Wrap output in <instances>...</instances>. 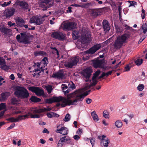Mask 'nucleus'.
<instances>
[{"mask_svg": "<svg viewBox=\"0 0 147 147\" xmlns=\"http://www.w3.org/2000/svg\"><path fill=\"white\" fill-rule=\"evenodd\" d=\"M92 90H94L95 89L92 88L86 92V93H82V90L80 89L74 92L67 95L66 98L65 97L59 96L53 97L54 102H59L60 101L61 107H64L67 105H77L79 101H82L85 96L87 95Z\"/></svg>", "mask_w": 147, "mask_h": 147, "instance_id": "obj_1", "label": "nucleus"}, {"mask_svg": "<svg viewBox=\"0 0 147 147\" xmlns=\"http://www.w3.org/2000/svg\"><path fill=\"white\" fill-rule=\"evenodd\" d=\"M129 37V35L127 34L118 36L116 38L113 45L114 48L115 49L120 48L123 44L126 42L127 39Z\"/></svg>", "mask_w": 147, "mask_h": 147, "instance_id": "obj_2", "label": "nucleus"}, {"mask_svg": "<svg viewBox=\"0 0 147 147\" xmlns=\"http://www.w3.org/2000/svg\"><path fill=\"white\" fill-rule=\"evenodd\" d=\"M51 109H52L51 108L49 107L39 109L33 108L31 109V112L28 113V114L30 116L31 118H39L41 116L39 114L46 111H50Z\"/></svg>", "mask_w": 147, "mask_h": 147, "instance_id": "obj_3", "label": "nucleus"}, {"mask_svg": "<svg viewBox=\"0 0 147 147\" xmlns=\"http://www.w3.org/2000/svg\"><path fill=\"white\" fill-rule=\"evenodd\" d=\"M15 94L18 97L25 98L28 97L29 93L28 90L24 88L18 87L14 92Z\"/></svg>", "mask_w": 147, "mask_h": 147, "instance_id": "obj_4", "label": "nucleus"}, {"mask_svg": "<svg viewBox=\"0 0 147 147\" xmlns=\"http://www.w3.org/2000/svg\"><path fill=\"white\" fill-rule=\"evenodd\" d=\"M48 62V61L47 57H45L42 59L40 63H37L36 66L38 67V68L34 70L35 73L33 74V76H35L37 75H39V73L41 71H43L44 70V68L45 67V65H46Z\"/></svg>", "mask_w": 147, "mask_h": 147, "instance_id": "obj_5", "label": "nucleus"}, {"mask_svg": "<svg viewBox=\"0 0 147 147\" xmlns=\"http://www.w3.org/2000/svg\"><path fill=\"white\" fill-rule=\"evenodd\" d=\"M100 72V71L99 70H97L95 72L92 80L90 82V84L87 83L85 84L84 89V90H87L96 84L97 82L96 80V78L99 75Z\"/></svg>", "mask_w": 147, "mask_h": 147, "instance_id": "obj_6", "label": "nucleus"}, {"mask_svg": "<svg viewBox=\"0 0 147 147\" xmlns=\"http://www.w3.org/2000/svg\"><path fill=\"white\" fill-rule=\"evenodd\" d=\"M53 1V0H40L39 1V5L42 10H46L52 6Z\"/></svg>", "mask_w": 147, "mask_h": 147, "instance_id": "obj_7", "label": "nucleus"}, {"mask_svg": "<svg viewBox=\"0 0 147 147\" xmlns=\"http://www.w3.org/2000/svg\"><path fill=\"white\" fill-rule=\"evenodd\" d=\"M79 61L78 57L71 58L68 61L65 62V66L68 68H71L73 66L76 65Z\"/></svg>", "mask_w": 147, "mask_h": 147, "instance_id": "obj_8", "label": "nucleus"}, {"mask_svg": "<svg viewBox=\"0 0 147 147\" xmlns=\"http://www.w3.org/2000/svg\"><path fill=\"white\" fill-rule=\"evenodd\" d=\"M76 24L74 22H68L63 24V29L65 31H69L75 29L76 27Z\"/></svg>", "mask_w": 147, "mask_h": 147, "instance_id": "obj_9", "label": "nucleus"}, {"mask_svg": "<svg viewBox=\"0 0 147 147\" xmlns=\"http://www.w3.org/2000/svg\"><path fill=\"white\" fill-rule=\"evenodd\" d=\"M101 47V44H97L94 45L90 49L88 50L85 52L81 53V54L82 55H85L88 54H93L97 51L100 49Z\"/></svg>", "mask_w": 147, "mask_h": 147, "instance_id": "obj_10", "label": "nucleus"}, {"mask_svg": "<svg viewBox=\"0 0 147 147\" xmlns=\"http://www.w3.org/2000/svg\"><path fill=\"white\" fill-rule=\"evenodd\" d=\"M28 89L32 92L35 93L38 96H42L44 94V92L42 88L39 87L31 86L28 87Z\"/></svg>", "mask_w": 147, "mask_h": 147, "instance_id": "obj_11", "label": "nucleus"}, {"mask_svg": "<svg viewBox=\"0 0 147 147\" xmlns=\"http://www.w3.org/2000/svg\"><path fill=\"white\" fill-rule=\"evenodd\" d=\"M51 36L53 38L61 41H63L66 39V35L60 32H55L53 33Z\"/></svg>", "mask_w": 147, "mask_h": 147, "instance_id": "obj_12", "label": "nucleus"}, {"mask_svg": "<svg viewBox=\"0 0 147 147\" xmlns=\"http://www.w3.org/2000/svg\"><path fill=\"white\" fill-rule=\"evenodd\" d=\"M89 38L85 36H82L80 41L81 46H78V48L83 50L86 47V45L88 44Z\"/></svg>", "mask_w": 147, "mask_h": 147, "instance_id": "obj_13", "label": "nucleus"}, {"mask_svg": "<svg viewBox=\"0 0 147 147\" xmlns=\"http://www.w3.org/2000/svg\"><path fill=\"white\" fill-rule=\"evenodd\" d=\"M28 116L29 115L28 114L20 115L16 118L13 117H10L8 118L7 120L11 122H17L21 120H25L26 118H28Z\"/></svg>", "mask_w": 147, "mask_h": 147, "instance_id": "obj_14", "label": "nucleus"}, {"mask_svg": "<svg viewBox=\"0 0 147 147\" xmlns=\"http://www.w3.org/2000/svg\"><path fill=\"white\" fill-rule=\"evenodd\" d=\"M43 21L41 16H35L30 19V23H35L37 25H40L42 24Z\"/></svg>", "mask_w": 147, "mask_h": 147, "instance_id": "obj_15", "label": "nucleus"}, {"mask_svg": "<svg viewBox=\"0 0 147 147\" xmlns=\"http://www.w3.org/2000/svg\"><path fill=\"white\" fill-rule=\"evenodd\" d=\"M98 138L101 141V144L104 147H107L108 146L110 141L108 138H106V136L104 135L102 136H99Z\"/></svg>", "mask_w": 147, "mask_h": 147, "instance_id": "obj_16", "label": "nucleus"}, {"mask_svg": "<svg viewBox=\"0 0 147 147\" xmlns=\"http://www.w3.org/2000/svg\"><path fill=\"white\" fill-rule=\"evenodd\" d=\"M60 126L59 125L57 126V129L55 130V131L57 133H60L63 135H67L69 132V130L68 129L65 127H61L60 128H59Z\"/></svg>", "mask_w": 147, "mask_h": 147, "instance_id": "obj_17", "label": "nucleus"}, {"mask_svg": "<svg viewBox=\"0 0 147 147\" xmlns=\"http://www.w3.org/2000/svg\"><path fill=\"white\" fill-rule=\"evenodd\" d=\"M103 60H102L96 59L93 61V65L96 68H102Z\"/></svg>", "mask_w": 147, "mask_h": 147, "instance_id": "obj_18", "label": "nucleus"}, {"mask_svg": "<svg viewBox=\"0 0 147 147\" xmlns=\"http://www.w3.org/2000/svg\"><path fill=\"white\" fill-rule=\"evenodd\" d=\"M15 10V9L13 7L8 9L4 12V15L7 18H10L13 15Z\"/></svg>", "mask_w": 147, "mask_h": 147, "instance_id": "obj_19", "label": "nucleus"}, {"mask_svg": "<svg viewBox=\"0 0 147 147\" xmlns=\"http://www.w3.org/2000/svg\"><path fill=\"white\" fill-rule=\"evenodd\" d=\"M92 72L91 69L88 68L84 69L82 72L84 76L87 79L86 81H88L89 78Z\"/></svg>", "mask_w": 147, "mask_h": 147, "instance_id": "obj_20", "label": "nucleus"}, {"mask_svg": "<svg viewBox=\"0 0 147 147\" xmlns=\"http://www.w3.org/2000/svg\"><path fill=\"white\" fill-rule=\"evenodd\" d=\"M102 23L105 31L106 32L109 31L110 29V26L108 21L107 20H104Z\"/></svg>", "mask_w": 147, "mask_h": 147, "instance_id": "obj_21", "label": "nucleus"}, {"mask_svg": "<svg viewBox=\"0 0 147 147\" xmlns=\"http://www.w3.org/2000/svg\"><path fill=\"white\" fill-rule=\"evenodd\" d=\"M0 31L2 34H8L10 32L11 30L6 28L5 26H3L0 27Z\"/></svg>", "mask_w": 147, "mask_h": 147, "instance_id": "obj_22", "label": "nucleus"}, {"mask_svg": "<svg viewBox=\"0 0 147 147\" xmlns=\"http://www.w3.org/2000/svg\"><path fill=\"white\" fill-rule=\"evenodd\" d=\"M64 76L63 71H59L57 73L53 74V77L57 78H62Z\"/></svg>", "mask_w": 147, "mask_h": 147, "instance_id": "obj_23", "label": "nucleus"}, {"mask_svg": "<svg viewBox=\"0 0 147 147\" xmlns=\"http://www.w3.org/2000/svg\"><path fill=\"white\" fill-rule=\"evenodd\" d=\"M18 4L22 8L26 9H28L29 5L25 1H19Z\"/></svg>", "mask_w": 147, "mask_h": 147, "instance_id": "obj_24", "label": "nucleus"}, {"mask_svg": "<svg viewBox=\"0 0 147 147\" xmlns=\"http://www.w3.org/2000/svg\"><path fill=\"white\" fill-rule=\"evenodd\" d=\"M60 139L63 140V142L62 141L63 143L70 144L72 142L70 138L68 137L66 138V136H65L60 138Z\"/></svg>", "mask_w": 147, "mask_h": 147, "instance_id": "obj_25", "label": "nucleus"}, {"mask_svg": "<svg viewBox=\"0 0 147 147\" xmlns=\"http://www.w3.org/2000/svg\"><path fill=\"white\" fill-rule=\"evenodd\" d=\"M79 32L78 31L75 30L74 31L72 34L73 39L74 40L77 39L78 38L79 36Z\"/></svg>", "mask_w": 147, "mask_h": 147, "instance_id": "obj_26", "label": "nucleus"}, {"mask_svg": "<svg viewBox=\"0 0 147 147\" xmlns=\"http://www.w3.org/2000/svg\"><path fill=\"white\" fill-rule=\"evenodd\" d=\"M91 115L94 120L96 121H97L99 120V119L95 111H93L91 112Z\"/></svg>", "mask_w": 147, "mask_h": 147, "instance_id": "obj_27", "label": "nucleus"}, {"mask_svg": "<svg viewBox=\"0 0 147 147\" xmlns=\"http://www.w3.org/2000/svg\"><path fill=\"white\" fill-rule=\"evenodd\" d=\"M15 19L17 25H19L20 23H24V20L21 18L16 17Z\"/></svg>", "mask_w": 147, "mask_h": 147, "instance_id": "obj_28", "label": "nucleus"}, {"mask_svg": "<svg viewBox=\"0 0 147 147\" xmlns=\"http://www.w3.org/2000/svg\"><path fill=\"white\" fill-rule=\"evenodd\" d=\"M45 52L42 51H36L34 52V55L37 56L39 55H44L46 54Z\"/></svg>", "mask_w": 147, "mask_h": 147, "instance_id": "obj_29", "label": "nucleus"}, {"mask_svg": "<svg viewBox=\"0 0 147 147\" xmlns=\"http://www.w3.org/2000/svg\"><path fill=\"white\" fill-rule=\"evenodd\" d=\"M115 125L116 127L118 128H120L122 127L123 125L122 122L119 120H117L115 123Z\"/></svg>", "mask_w": 147, "mask_h": 147, "instance_id": "obj_30", "label": "nucleus"}, {"mask_svg": "<svg viewBox=\"0 0 147 147\" xmlns=\"http://www.w3.org/2000/svg\"><path fill=\"white\" fill-rule=\"evenodd\" d=\"M142 59H138L135 61V63L137 66L141 65L143 63Z\"/></svg>", "mask_w": 147, "mask_h": 147, "instance_id": "obj_31", "label": "nucleus"}, {"mask_svg": "<svg viewBox=\"0 0 147 147\" xmlns=\"http://www.w3.org/2000/svg\"><path fill=\"white\" fill-rule=\"evenodd\" d=\"M20 39L21 40H19V42H22L25 44H27L30 43L27 38H25L23 39H22V38H21Z\"/></svg>", "mask_w": 147, "mask_h": 147, "instance_id": "obj_32", "label": "nucleus"}, {"mask_svg": "<svg viewBox=\"0 0 147 147\" xmlns=\"http://www.w3.org/2000/svg\"><path fill=\"white\" fill-rule=\"evenodd\" d=\"M9 93L5 92L2 93L1 94V96L3 100H5L7 97V96L9 95Z\"/></svg>", "mask_w": 147, "mask_h": 147, "instance_id": "obj_33", "label": "nucleus"}, {"mask_svg": "<svg viewBox=\"0 0 147 147\" xmlns=\"http://www.w3.org/2000/svg\"><path fill=\"white\" fill-rule=\"evenodd\" d=\"M142 29L143 30V32L145 34L147 31V24L145 23L143 24L142 26Z\"/></svg>", "mask_w": 147, "mask_h": 147, "instance_id": "obj_34", "label": "nucleus"}, {"mask_svg": "<svg viewBox=\"0 0 147 147\" xmlns=\"http://www.w3.org/2000/svg\"><path fill=\"white\" fill-rule=\"evenodd\" d=\"M0 67L3 70L5 71L8 70L9 69V67L7 66L5 64H3L1 65Z\"/></svg>", "mask_w": 147, "mask_h": 147, "instance_id": "obj_35", "label": "nucleus"}, {"mask_svg": "<svg viewBox=\"0 0 147 147\" xmlns=\"http://www.w3.org/2000/svg\"><path fill=\"white\" fill-rule=\"evenodd\" d=\"M30 100L32 102H38L40 101V99L34 96H32L30 99Z\"/></svg>", "mask_w": 147, "mask_h": 147, "instance_id": "obj_36", "label": "nucleus"}, {"mask_svg": "<svg viewBox=\"0 0 147 147\" xmlns=\"http://www.w3.org/2000/svg\"><path fill=\"white\" fill-rule=\"evenodd\" d=\"M104 117L106 118H109V112L107 111H104L103 113Z\"/></svg>", "mask_w": 147, "mask_h": 147, "instance_id": "obj_37", "label": "nucleus"}, {"mask_svg": "<svg viewBox=\"0 0 147 147\" xmlns=\"http://www.w3.org/2000/svg\"><path fill=\"white\" fill-rule=\"evenodd\" d=\"M70 118V115L69 114H67L63 119V121L65 122H67L69 121Z\"/></svg>", "mask_w": 147, "mask_h": 147, "instance_id": "obj_38", "label": "nucleus"}, {"mask_svg": "<svg viewBox=\"0 0 147 147\" xmlns=\"http://www.w3.org/2000/svg\"><path fill=\"white\" fill-rule=\"evenodd\" d=\"M46 89L47 90L49 94L51 93L52 90V86L49 85L46 86Z\"/></svg>", "mask_w": 147, "mask_h": 147, "instance_id": "obj_39", "label": "nucleus"}, {"mask_svg": "<svg viewBox=\"0 0 147 147\" xmlns=\"http://www.w3.org/2000/svg\"><path fill=\"white\" fill-rule=\"evenodd\" d=\"M137 89L139 91H142L144 88V85L143 84H140L137 87Z\"/></svg>", "mask_w": 147, "mask_h": 147, "instance_id": "obj_40", "label": "nucleus"}, {"mask_svg": "<svg viewBox=\"0 0 147 147\" xmlns=\"http://www.w3.org/2000/svg\"><path fill=\"white\" fill-rule=\"evenodd\" d=\"M18 101L16 98H13L11 99V102L13 104H16L18 102Z\"/></svg>", "mask_w": 147, "mask_h": 147, "instance_id": "obj_41", "label": "nucleus"}, {"mask_svg": "<svg viewBox=\"0 0 147 147\" xmlns=\"http://www.w3.org/2000/svg\"><path fill=\"white\" fill-rule=\"evenodd\" d=\"M86 5L85 4L83 5H80L76 4H74L71 5V6H75L76 7H81L82 8H84L85 7Z\"/></svg>", "mask_w": 147, "mask_h": 147, "instance_id": "obj_42", "label": "nucleus"}, {"mask_svg": "<svg viewBox=\"0 0 147 147\" xmlns=\"http://www.w3.org/2000/svg\"><path fill=\"white\" fill-rule=\"evenodd\" d=\"M46 102L48 104H51L54 102L53 97L51 98L47 99Z\"/></svg>", "mask_w": 147, "mask_h": 147, "instance_id": "obj_43", "label": "nucleus"}, {"mask_svg": "<svg viewBox=\"0 0 147 147\" xmlns=\"http://www.w3.org/2000/svg\"><path fill=\"white\" fill-rule=\"evenodd\" d=\"M6 108V105L5 103H1L0 104V111L5 109Z\"/></svg>", "mask_w": 147, "mask_h": 147, "instance_id": "obj_44", "label": "nucleus"}, {"mask_svg": "<svg viewBox=\"0 0 147 147\" xmlns=\"http://www.w3.org/2000/svg\"><path fill=\"white\" fill-rule=\"evenodd\" d=\"M5 60L3 58L1 57H0V66L3 64H5Z\"/></svg>", "mask_w": 147, "mask_h": 147, "instance_id": "obj_45", "label": "nucleus"}, {"mask_svg": "<svg viewBox=\"0 0 147 147\" xmlns=\"http://www.w3.org/2000/svg\"><path fill=\"white\" fill-rule=\"evenodd\" d=\"M98 13L99 12H97L96 11L94 10L92 11V15L94 17H96L99 15Z\"/></svg>", "mask_w": 147, "mask_h": 147, "instance_id": "obj_46", "label": "nucleus"}, {"mask_svg": "<svg viewBox=\"0 0 147 147\" xmlns=\"http://www.w3.org/2000/svg\"><path fill=\"white\" fill-rule=\"evenodd\" d=\"M63 140H61V139H60V140L58 141V142L57 144L58 147H62L63 146V142H63Z\"/></svg>", "mask_w": 147, "mask_h": 147, "instance_id": "obj_47", "label": "nucleus"}, {"mask_svg": "<svg viewBox=\"0 0 147 147\" xmlns=\"http://www.w3.org/2000/svg\"><path fill=\"white\" fill-rule=\"evenodd\" d=\"M142 18V19H144L145 18V10L144 9H142V13L141 14Z\"/></svg>", "mask_w": 147, "mask_h": 147, "instance_id": "obj_48", "label": "nucleus"}, {"mask_svg": "<svg viewBox=\"0 0 147 147\" xmlns=\"http://www.w3.org/2000/svg\"><path fill=\"white\" fill-rule=\"evenodd\" d=\"M72 84H69L68 86L69 88H71L72 89H75L76 88V87L75 84L73 83L72 82Z\"/></svg>", "mask_w": 147, "mask_h": 147, "instance_id": "obj_49", "label": "nucleus"}, {"mask_svg": "<svg viewBox=\"0 0 147 147\" xmlns=\"http://www.w3.org/2000/svg\"><path fill=\"white\" fill-rule=\"evenodd\" d=\"M131 67L129 65H127L125 67V71H129Z\"/></svg>", "mask_w": 147, "mask_h": 147, "instance_id": "obj_50", "label": "nucleus"}, {"mask_svg": "<svg viewBox=\"0 0 147 147\" xmlns=\"http://www.w3.org/2000/svg\"><path fill=\"white\" fill-rule=\"evenodd\" d=\"M116 29L117 32H121L123 31V29L121 27L116 28Z\"/></svg>", "mask_w": 147, "mask_h": 147, "instance_id": "obj_51", "label": "nucleus"}, {"mask_svg": "<svg viewBox=\"0 0 147 147\" xmlns=\"http://www.w3.org/2000/svg\"><path fill=\"white\" fill-rule=\"evenodd\" d=\"M146 36V35H144L143 36H142L139 40L138 43H140L141 42H142V41L145 38Z\"/></svg>", "mask_w": 147, "mask_h": 147, "instance_id": "obj_52", "label": "nucleus"}, {"mask_svg": "<svg viewBox=\"0 0 147 147\" xmlns=\"http://www.w3.org/2000/svg\"><path fill=\"white\" fill-rule=\"evenodd\" d=\"M90 140V143L92 144V146H94V144L95 139L94 138H91Z\"/></svg>", "mask_w": 147, "mask_h": 147, "instance_id": "obj_53", "label": "nucleus"}, {"mask_svg": "<svg viewBox=\"0 0 147 147\" xmlns=\"http://www.w3.org/2000/svg\"><path fill=\"white\" fill-rule=\"evenodd\" d=\"M130 5L129 7H130L131 6H134V5H136V2L133 1H129Z\"/></svg>", "mask_w": 147, "mask_h": 147, "instance_id": "obj_54", "label": "nucleus"}, {"mask_svg": "<svg viewBox=\"0 0 147 147\" xmlns=\"http://www.w3.org/2000/svg\"><path fill=\"white\" fill-rule=\"evenodd\" d=\"M86 101L87 104H89L91 102L92 100L90 98H87L86 99Z\"/></svg>", "mask_w": 147, "mask_h": 147, "instance_id": "obj_55", "label": "nucleus"}, {"mask_svg": "<svg viewBox=\"0 0 147 147\" xmlns=\"http://www.w3.org/2000/svg\"><path fill=\"white\" fill-rule=\"evenodd\" d=\"M61 88L62 90L66 89L68 87L65 84H62L61 85Z\"/></svg>", "mask_w": 147, "mask_h": 147, "instance_id": "obj_56", "label": "nucleus"}, {"mask_svg": "<svg viewBox=\"0 0 147 147\" xmlns=\"http://www.w3.org/2000/svg\"><path fill=\"white\" fill-rule=\"evenodd\" d=\"M121 62L120 61L116 65L114 66L113 67V69H115L119 67V65L121 64Z\"/></svg>", "mask_w": 147, "mask_h": 147, "instance_id": "obj_57", "label": "nucleus"}, {"mask_svg": "<svg viewBox=\"0 0 147 147\" xmlns=\"http://www.w3.org/2000/svg\"><path fill=\"white\" fill-rule=\"evenodd\" d=\"M15 126V125L14 124H12L10 125V126L9 127H8L7 128V130H9L10 129H12V128H13V127H14Z\"/></svg>", "mask_w": 147, "mask_h": 147, "instance_id": "obj_58", "label": "nucleus"}, {"mask_svg": "<svg viewBox=\"0 0 147 147\" xmlns=\"http://www.w3.org/2000/svg\"><path fill=\"white\" fill-rule=\"evenodd\" d=\"M52 115V112L47 114V117L49 118H51L53 117V115Z\"/></svg>", "mask_w": 147, "mask_h": 147, "instance_id": "obj_59", "label": "nucleus"}, {"mask_svg": "<svg viewBox=\"0 0 147 147\" xmlns=\"http://www.w3.org/2000/svg\"><path fill=\"white\" fill-rule=\"evenodd\" d=\"M74 138L76 140H78L80 138V137L77 135H75L74 136Z\"/></svg>", "mask_w": 147, "mask_h": 147, "instance_id": "obj_60", "label": "nucleus"}, {"mask_svg": "<svg viewBox=\"0 0 147 147\" xmlns=\"http://www.w3.org/2000/svg\"><path fill=\"white\" fill-rule=\"evenodd\" d=\"M82 129L80 128H79L78 130L77 131V134H80L82 132Z\"/></svg>", "mask_w": 147, "mask_h": 147, "instance_id": "obj_61", "label": "nucleus"}, {"mask_svg": "<svg viewBox=\"0 0 147 147\" xmlns=\"http://www.w3.org/2000/svg\"><path fill=\"white\" fill-rule=\"evenodd\" d=\"M52 115H53V116L54 117H58L59 116V115L54 112H52Z\"/></svg>", "mask_w": 147, "mask_h": 147, "instance_id": "obj_62", "label": "nucleus"}, {"mask_svg": "<svg viewBox=\"0 0 147 147\" xmlns=\"http://www.w3.org/2000/svg\"><path fill=\"white\" fill-rule=\"evenodd\" d=\"M43 133H47V134L49 133V132L46 128H44L42 131Z\"/></svg>", "mask_w": 147, "mask_h": 147, "instance_id": "obj_63", "label": "nucleus"}, {"mask_svg": "<svg viewBox=\"0 0 147 147\" xmlns=\"http://www.w3.org/2000/svg\"><path fill=\"white\" fill-rule=\"evenodd\" d=\"M9 78L12 80H14L15 79V77L13 74H11Z\"/></svg>", "mask_w": 147, "mask_h": 147, "instance_id": "obj_64", "label": "nucleus"}]
</instances>
